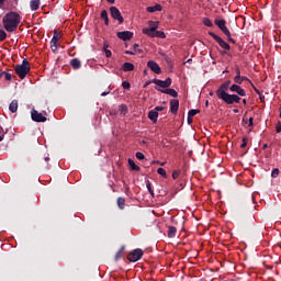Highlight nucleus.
<instances>
[{
    "mask_svg": "<svg viewBox=\"0 0 281 281\" xmlns=\"http://www.w3.org/2000/svg\"><path fill=\"white\" fill-rule=\"evenodd\" d=\"M240 148H247V138H243V144L240 145Z\"/></svg>",
    "mask_w": 281,
    "mask_h": 281,
    "instance_id": "obj_45",
    "label": "nucleus"
},
{
    "mask_svg": "<svg viewBox=\"0 0 281 281\" xmlns=\"http://www.w3.org/2000/svg\"><path fill=\"white\" fill-rule=\"evenodd\" d=\"M136 159H138L139 161H142L143 159H146V156H144L143 153L138 151V153H136Z\"/></svg>",
    "mask_w": 281,
    "mask_h": 281,
    "instance_id": "obj_38",
    "label": "nucleus"
},
{
    "mask_svg": "<svg viewBox=\"0 0 281 281\" xmlns=\"http://www.w3.org/2000/svg\"><path fill=\"white\" fill-rule=\"evenodd\" d=\"M170 111L171 113H173V115H177V113H179V100H170Z\"/></svg>",
    "mask_w": 281,
    "mask_h": 281,
    "instance_id": "obj_17",
    "label": "nucleus"
},
{
    "mask_svg": "<svg viewBox=\"0 0 281 281\" xmlns=\"http://www.w3.org/2000/svg\"><path fill=\"white\" fill-rule=\"evenodd\" d=\"M122 69L124 71H134L135 70V65L131 64V63H124L122 66Z\"/></svg>",
    "mask_w": 281,
    "mask_h": 281,
    "instance_id": "obj_24",
    "label": "nucleus"
},
{
    "mask_svg": "<svg viewBox=\"0 0 281 281\" xmlns=\"http://www.w3.org/2000/svg\"><path fill=\"white\" fill-rule=\"evenodd\" d=\"M157 172H158V175H160L161 177H166V169H164V168H158V169H157Z\"/></svg>",
    "mask_w": 281,
    "mask_h": 281,
    "instance_id": "obj_40",
    "label": "nucleus"
},
{
    "mask_svg": "<svg viewBox=\"0 0 281 281\" xmlns=\"http://www.w3.org/2000/svg\"><path fill=\"white\" fill-rule=\"evenodd\" d=\"M155 34H156L155 38H166V33H164V31L156 30Z\"/></svg>",
    "mask_w": 281,
    "mask_h": 281,
    "instance_id": "obj_33",
    "label": "nucleus"
},
{
    "mask_svg": "<svg viewBox=\"0 0 281 281\" xmlns=\"http://www.w3.org/2000/svg\"><path fill=\"white\" fill-rule=\"evenodd\" d=\"M144 256V250L140 248H136L133 251L128 252L127 260L130 262H137L138 260H142V257Z\"/></svg>",
    "mask_w": 281,
    "mask_h": 281,
    "instance_id": "obj_5",
    "label": "nucleus"
},
{
    "mask_svg": "<svg viewBox=\"0 0 281 281\" xmlns=\"http://www.w3.org/2000/svg\"><path fill=\"white\" fill-rule=\"evenodd\" d=\"M127 161H128V166L132 168V170H135L136 172H139V170H142L139 168V166H137L133 159L130 158Z\"/></svg>",
    "mask_w": 281,
    "mask_h": 281,
    "instance_id": "obj_27",
    "label": "nucleus"
},
{
    "mask_svg": "<svg viewBox=\"0 0 281 281\" xmlns=\"http://www.w3.org/2000/svg\"><path fill=\"white\" fill-rule=\"evenodd\" d=\"M125 54H127L128 56H135V52L133 50H125Z\"/></svg>",
    "mask_w": 281,
    "mask_h": 281,
    "instance_id": "obj_48",
    "label": "nucleus"
},
{
    "mask_svg": "<svg viewBox=\"0 0 281 281\" xmlns=\"http://www.w3.org/2000/svg\"><path fill=\"white\" fill-rule=\"evenodd\" d=\"M147 12H149V13H153V12H161V10H162V7H161V4H156V5H154V7H147Z\"/></svg>",
    "mask_w": 281,
    "mask_h": 281,
    "instance_id": "obj_23",
    "label": "nucleus"
},
{
    "mask_svg": "<svg viewBox=\"0 0 281 281\" xmlns=\"http://www.w3.org/2000/svg\"><path fill=\"white\" fill-rule=\"evenodd\" d=\"M224 83L229 88V85H232L231 80L224 81Z\"/></svg>",
    "mask_w": 281,
    "mask_h": 281,
    "instance_id": "obj_53",
    "label": "nucleus"
},
{
    "mask_svg": "<svg viewBox=\"0 0 281 281\" xmlns=\"http://www.w3.org/2000/svg\"><path fill=\"white\" fill-rule=\"evenodd\" d=\"M159 117V113L155 110L148 112V119L153 122V124H157V120Z\"/></svg>",
    "mask_w": 281,
    "mask_h": 281,
    "instance_id": "obj_18",
    "label": "nucleus"
},
{
    "mask_svg": "<svg viewBox=\"0 0 281 281\" xmlns=\"http://www.w3.org/2000/svg\"><path fill=\"white\" fill-rule=\"evenodd\" d=\"M133 50L135 54H142V49L139 48V44H134L133 45Z\"/></svg>",
    "mask_w": 281,
    "mask_h": 281,
    "instance_id": "obj_36",
    "label": "nucleus"
},
{
    "mask_svg": "<svg viewBox=\"0 0 281 281\" xmlns=\"http://www.w3.org/2000/svg\"><path fill=\"white\" fill-rule=\"evenodd\" d=\"M101 95H102V97L109 95V92H106V91H105V92H102Z\"/></svg>",
    "mask_w": 281,
    "mask_h": 281,
    "instance_id": "obj_56",
    "label": "nucleus"
},
{
    "mask_svg": "<svg viewBox=\"0 0 281 281\" xmlns=\"http://www.w3.org/2000/svg\"><path fill=\"white\" fill-rule=\"evenodd\" d=\"M245 80H247L249 82V78H247V77L235 76V78H234V82L236 85H240L241 82H245Z\"/></svg>",
    "mask_w": 281,
    "mask_h": 281,
    "instance_id": "obj_26",
    "label": "nucleus"
},
{
    "mask_svg": "<svg viewBox=\"0 0 281 281\" xmlns=\"http://www.w3.org/2000/svg\"><path fill=\"white\" fill-rule=\"evenodd\" d=\"M210 95H214V92H210Z\"/></svg>",
    "mask_w": 281,
    "mask_h": 281,
    "instance_id": "obj_62",
    "label": "nucleus"
},
{
    "mask_svg": "<svg viewBox=\"0 0 281 281\" xmlns=\"http://www.w3.org/2000/svg\"><path fill=\"white\" fill-rule=\"evenodd\" d=\"M248 122V126H254V116H250Z\"/></svg>",
    "mask_w": 281,
    "mask_h": 281,
    "instance_id": "obj_47",
    "label": "nucleus"
},
{
    "mask_svg": "<svg viewBox=\"0 0 281 281\" xmlns=\"http://www.w3.org/2000/svg\"><path fill=\"white\" fill-rule=\"evenodd\" d=\"M101 19L104 20L105 25H109V12L106 10L101 11Z\"/></svg>",
    "mask_w": 281,
    "mask_h": 281,
    "instance_id": "obj_29",
    "label": "nucleus"
},
{
    "mask_svg": "<svg viewBox=\"0 0 281 281\" xmlns=\"http://www.w3.org/2000/svg\"><path fill=\"white\" fill-rule=\"evenodd\" d=\"M233 112H234V113H238V109H234Z\"/></svg>",
    "mask_w": 281,
    "mask_h": 281,
    "instance_id": "obj_61",
    "label": "nucleus"
},
{
    "mask_svg": "<svg viewBox=\"0 0 281 281\" xmlns=\"http://www.w3.org/2000/svg\"><path fill=\"white\" fill-rule=\"evenodd\" d=\"M148 85H153V79L151 80H149V81H146L145 83H144V89H146V87H148Z\"/></svg>",
    "mask_w": 281,
    "mask_h": 281,
    "instance_id": "obj_49",
    "label": "nucleus"
},
{
    "mask_svg": "<svg viewBox=\"0 0 281 281\" xmlns=\"http://www.w3.org/2000/svg\"><path fill=\"white\" fill-rule=\"evenodd\" d=\"M31 117L33 122H47V117L34 109L31 111Z\"/></svg>",
    "mask_w": 281,
    "mask_h": 281,
    "instance_id": "obj_11",
    "label": "nucleus"
},
{
    "mask_svg": "<svg viewBox=\"0 0 281 281\" xmlns=\"http://www.w3.org/2000/svg\"><path fill=\"white\" fill-rule=\"evenodd\" d=\"M108 3H115V0H106Z\"/></svg>",
    "mask_w": 281,
    "mask_h": 281,
    "instance_id": "obj_58",
    "label": "nucleus"
},
{
    "mask_svg": "<svg viewBox=\"0 0 281 281\" xmlns=\"http://www.w3.org/2000/svg\"><path fill=\"white\" fill-rule=\"evenodd\" d=\"M153 85H157V87H160L161 89H168L172 85V79L168 77L166 80L160 79H153Z\"/></svg>",
    "mask_w": 281,
    "mask_h": 281,
    "instance_id": "obj_10",
    "label": "nucleus"
},
{
    "mask_svg": "<svg viewBox=\"0 0 281 281\" xmlns=\"http://www.w3.org/2000/svg\"><path fill=\"white\" fill-rule=\"evenodd\" d=\"M229 91H232V93H237V95H240L241 98H245V95H247V91H245V89L236 83L229 87Z\"/></svg>",
    "mask_w": 281,
    "mask_h": 281,
    "instance_id": "obj_12",
    "label": "nucleus"
},
{
    "mask_svg": "<svg viewBox=\"0 0 281 281\" xmlns=\"http://www.w3.org/2000/svg\"><path fill=\"white\" fill-rule=\"evenodd\" d=\"M8 38V33L0 29V42H3Z\"/></svg>",
    "mask_w": 281,
    "mask_h": 281,
    "instance_id": "obj_34",
    "label": "nucleus"
},
{
    "mask_svg": "<svg viewBox=\"0 0 281 281\" xmlns=\"http://www.w3.org/2000/svg\"><path fill=\"white\" fill-rule=\"evenodd\" d=\"M30 61L27 59H23L21 65L15 66V74L21 78V80H24V78L30 74Z\"/></svg>",
    "mask_w": 281,
    "mask_h": 281,
    "instance_id": "obj_3",
    "label": "nucleus"
},
{
    "mask_svg": "<svg viewBox=\"0 0 281 281\" xmlns=\"http://www.w3.org/2000/svg\"><path fill=\"white\" fill-rule=\"evenodd\" d=\"M168 238H175L177 236V227L175 226H169L168 232H167Z\"/></svg>",
    "mask_w": 281,
    "mask_h": 281,
    "instance_id": "obj_22",
    "label": "nucleus"
},
{
    "mask_svg": "<svg viewBox=\"0 0 281 281\" xmlns=\"http://www.w3.org/2000/svg\"><path fill=\"white\" fill-rule=\"evenodd\" d=\"M40 7H41V0H32L30 2V8L33 12H36V10H38Z\"/></svg>",
    "mask_w": 281,
    "mask_h": 281,
    "instance_id": "obj_21",
    "label": "nucleus"
},
{
    "mask_svg": "<svg viewBox=\"0 0 281 281\" xmlns=\"http://www.w3.org/2000/svg\"><path fill=\"white\" fill-rule=\"evenodd\" d=\"M254 91L257 93V94H259V95H261V91L258 89V88H256V87H254Z\"/></svg>",
    "mask_w": 281,
    "mask_h": 281,
    "instance_id": "obj_50",
    "label": "nucleus"
},
{
    "mask_svg": "<svg viewBox=\"0 0 281 281\" xmlns=\"http://www.w3.org/2000/svg\"><path fill=\"white\" fill-rule=\"evenodd\" d=\"M277 133H281V122L279 121L277 126H276Z\"/></svg>",
    "mask_w": 281,
    "mask_h": 281,
    "instance_id": "obj_44",
    "label": "nucleus"
},
{
    "mask_svg": "<svg viewBox=\"0 0 281 281\" xmlns=\"http://www.w3.org/2000/svg\"><path fill=\"white\" fill-rule=\"evenodd\" d=\"M15 5L19 3V0H13ZM3 3H5V0H0V8H3Z\"/></svg>",
    "mask_w": 281,
    "mask_h": 281,
    "instance_id": "obj_46",
    "label": "nucleus"
},
{
    "mask_svg": "<svg viewBox=\"0 0 281 281\" xmlns=\"http://www.w3.org/2000/svg\"><path fill=\"white\" fill-rule=\"evenodd\" d=\"M110 13L112 19H114L115 21H119L120 25L124 23V18L122 16V12H120V9H117V7H111Z\"/></svg>",
    "mask_w": 281,
    "mask_h": 281,
    "instance_id": "obj_8",
    "label": "nucleus"
},
{
    "mask_svg": "<svg viewBox=\"0 0 281 281\" xmlns=\"http://www.w3.org/2000/svg\"><path fill=\"white\" fill-rule=\"evenodd\" d=\"M278 175H280V169L278 168H274L272 171H271V177L273 179H276L278 177Z\"/></svg>",
    "mask_w": 281,
    "mask_h": 281,
    "instance_id": "obj_37",
    "label": "nucleus"
},
{
    "mask_svg": "<svg viewBox=\"0 0 281 281\" xmlns=\"http://www.w3.org/2000/svg\"><path fill=\"white\" fill-rule=\"evenodd\" d=\"M209 34L216 41V43L222 47V49H225L226 52H229L232 49V46L227 42H224L221 36L216 35L214 32H209Z\"/></svg>",
    "mask_w": 281,
    "mask_h": 281,
    "instance_id": "obj_6",
    "label": "nucleus"
},
{
    "mask_svg": "<svg viewBox=\"0 0 281 281\" xmlns=\"http://www.w3.org/2000/svg\"><path fill=\"white\" fill-rule=\"evenodd\" d=\"M214 23L215 25H217V27H220L221 32H223V34L227 36L228 43H233V45H236V41L232 38V32H229V29H227V21L216 19Z\"/></svg>",
    "mask_w": 281,
    "mask_h": 281,
    "instance_id": "obj_2",
    "label": "nucleus"
},
{
    "mask_svg": "<svg viewBox=\"0 0 281 281\" xmlns=\"http://www.w3.org/2000/svg\"><path fill=\"white\" fill-rule=\"evenodd\" d=\"M146 188L149 192V194H151L153 196H155V191L153 190V187L150 184V180H146Z\"/></svg>",
    "mask_w": 281,
    "mask_h": 281,
    "instance_id": "obj_32",
    "label": "nucleus"
},
{
    "mask_svg": "<svg viewBox=\"0 0 281 281\" xmlns=\"http://www.w3.org/2000/svg\"><path fill=\"white\" fill-rule=\"evenodd\" d=\"M124 249L125 247L122 246L119 251L116 252L115 257H114V260L117 262V260H121V258L124 257Z\"/></svg>",
    "mask_w": 281,
    "mask_h": 281,
    "instance_id": "obj_25",
    "label": "nucleus"
},
{
    "mask_svg": "<svg viewBox=\"0 0 281 281\" xmlns=\"http://www.w3.org/2000/svg\"><path fill=\"white\" fill-rule=\"evenodd\" d=\"M149 29H143V34H146V36H149L150 38H155L157 29L159 27V22L149 21Z\"/></svg>",
    "mask_w": 281,
    "mask_h": 281,
    "instance_id": "obj_4",
    "label": "nucleus"
},
{
    "mask_svg": "<svg viewBox=\"0 0 281 281\" xmlns=\"http://www.w3.org/2000/svg\"><path fill=\"white\" fill-rule=\"evenodd\" d=\"M3 74H5V71L0 74V80H1V78H3Z\"/></svg>",
    "mask_w": 281,
    "mask_h": 281,
    "instance_id": "obj_59",
    "label": "nucleus"
},
{
    "mask_svg": "<svg viewBox=\"0 0 281 281\" xmlns=\"http://www.w3.org/2000/svg\"><path fill=\"white\" fill-rule=\"evenodd\" d=\"M103 50L105 53L106 58H111L112 53H111V50H109V44H106V43L103 44Z\"/></svg>",
    "mask_w": 281,
    "mask_h": 281,
    "instance_id": "obj_30",
    "label": "nucleus"
},
{
    "mask_svg": "<svg viewBox=\"0 0 281 281\" xmlns=\"http://www.w3.org/2000/svg\"><path fill=\"white\" fill-rule=\"evenodd\" d=\"M203 25H205L206 27H214V23H212V20H210L209 18L203 19Z\"/></svg>",
    "mask_w": 281,
    "mask_h": 281,
    "instance_id": "obj_31",
    "label": "nucleus"
},
{
    "mask_svg": "<svg viewBox=\"0 0 281 281\" xmlns=\"http://www.w3.org/2000/svg\"><path fill=\"white\" fill-rule=\"evenodd\" d=\"M179 175H181V170H175L172 172V179H179Z\"/></svg>",
    "mask_w": 281,
    "mask_h": 281,
    "instance_id": "obj_39",
    "label": "nucleus"
},
{
    "mask_svg": "<svg viewBox=\"0 0 281 281\" xmlns=\"http://www.w3.org/2000/svg\"><path fill=\"white\" fill-rule=\"evenodd\" d=\"M198 113H201L200 110H190L188 113L189 117H194V115H198Z\"/></svg>",
    "mask_w": 281,
    "mask_h": 281,
    "instance_id": "obj_35",
    "label": "nucleus"
},
{
    "mask_svg": "<svg viewBox=\"0 0 281 281\" xmlns=\"http://www.w3.org/2000/svg\"><path fill=\"white\" fill-rule=\"evenodd\" d=\"M188 122L189 124H192V117H190L189 115H188Z\"/></svg>",
    "mask_w": 281,
    "mask_h": 281,
    "instance_id": "obj_55",
    "label": "nucleus"
},
{
    "mask_svg": "<svg viewBox=\"0 0 281 281\" xmlns=\"http://www.w3.org/2000/svg\"><path fill=\"white\" fill-rule=\"evenodd\" d=\"M236 76H240V68H236Z\"/></svg>",
    "mask_w": 281,
    "mask_h": 281,
    "instance_id": "obj_52",
    "label": "nucleus"
},
{
    "mask_svg": "<svg viewBox=\"0 0 281 281\" xmlns=\"http://www.w3.org/2000/svg\"><path fill=\"white\" fill-rule=\"evenodd\" d=\"M227 91H229V88L227 87V85L225 82L222 83L215 92L218 100H225V98H227L229 95V93H227Z\"/></svg>",
    "mask_w": 281,
    "mask_h": 281,
    "instance_id": "obj_7",
    "label": "nucleus"
},
{
    "mask_svg": "<svg viewBox=\"0 0 281 281\" xmlns=\"http://www.w3.org/2000/svg\"><path fill=\"white\" fill-rule=\"evenodd\" d=\"M9 111H11V113H16V111H19V101L18 100L11 101V103L9 104Z\"/></svg>",
    "mask_w": 281,
    "mask_h": 281,
    "instance_id": "obj_19",
    "label": "nucleus"
},
{
    "mask_svg": "<svg viewBox=\"0 0 281 281\" xmlns=\"http://www.w3.org/2000/svg\"><path fill=\"white\" fill-rule=\"evenodd\" d=\"M165 165V162H160V166H164Z\"/></svg>",
    "mask_w": 281,
    "mask_h": 281,
    "instance_id": "obj_63",
    "label": "nucleus"
},
{
    "mask_svg": "<svg viewBox=\"0 0 281 281\" xmlns=\"http://www.w3.org/2000/svg\"><path fill=\"white\" fill-rule=\"evenodd\" d=\"M279 117H281V110H280V114H279Z\"/></svg>",
    "mask_w": 281,
    "mask_h": 281,
    "instance_id": "obj_64",
    "label": "nucleus"
},
{
    "mask_svg": "<svg viewBox=\"0 0 281 281\" xmlns=\"http://www.w3.org/2000/svg\"><path fill=\"white\" fill-rule=\"evenodd\" d=\"M20 23L21 15L14 11H10L2 19V25L7 32H16Z\"/></svg>",
    "mask_w": 281,
    "mask_h": 281,
    "instance_id": "obj_1",
    "label": "nucleus"
},
{
    "mask_svg": "<svg viewBox=\"0 0 281 281\" xmlns=\"http://www.w3.org/2000/svg\"><path fill=\"white\" fill-rule=\"evenodd\" d=\"M60 38H63L60 33L55 31L53 38L50 40V49L54 54H56V52H58V41H60Z\"/></svg>",
    "mask_w": 281,
    "mask_h": 281,
    "instance_id": "obj_9",
    "label": "nucleus"
},
{
    "mask_svg": "<svg viewBox=\"0 0 281 281\" xmlns=\"http://www.w3.org/2000/svg\"><path fill=\"white\" fill-rule=\"evenodd\" d=\"M70 66L72 69H80V67H82V61H80L78 58H74L70 60Z\"/></svg>",
    "mask_w": 281,
    "mask_h": 281,
    "instance_id": "obj_20",
    "label": "nucleus"
},
{
    "mask_svg": "<svg viewBox=\"0 0 281 281\" xmlns=\"http://www.w3.org/2000/svg\"><path fill=\"white\" fill-rule=\"evenodd\" d=\"M0 142H3V134L0 132Z\"/></svg>",
    "mask_w": 281,
    "mask_h": 281,
    "instance_id": "obj_57",
    "label": "nucleus"
},
{
    "mask_svg": "<svg viewBox=\"0 0 281 281\" xmlns=\"http://www.w3.org/2000/svg\"><path fill=\"white\" fill-rule=\"evenodd\" d=\"M122 87H123V89H131V82H128V81H123V82H122Z\"/></svg>",
    "mask_w": 281,
    "mask_h": 281,
    "instance_id": "obj_42",
    "label": "nucleus"
},
{
    "mask_svg": "<svg viewBox=\"0 0 281 281\" xmlns=\"http://www.w3.org/2000/svg\"><path fill=\"white\" fill-rule=\"evenodd\" d=\"M267 148H269V145L263 144L262 149H263V150H267Z\"/></svg>",
    "mask_w": 281,
    "mask_h": 281,
    "instance_id": "obj_54",
    "label": "nucleus"
},
{
    "mask_svg": "<svg viewBox=\"0 0 281 281\" xmlns=\"http://www.w3.org/2000/svg\"><path fill=\"white\" fill-rule=\"evenodd\" d=\"M147 67L154 71V74H161V67H159V64H157L156 61L154 60H149L147 63Z\"/></svg>",
    "mask_w": 281,
    "mask_h": 281,
    "instance_id": "obj_15",
    "label": "nucleus"
},
{
    "mask_svg": "<svg viewBox=\"0 0 281 281\" xmlns=\"http://www.w3.org/2000/svg\"><path fill=\"white\" fill-rule=\"evenodd\" d=\"M116 203L120 210H124L126 205V200L124 198H117Z\"/></svg>",
    "mask_w": 281,
    "mask_h": 281,
    "instance_id": "obj_28",
    "label": "nucleus"
},
{
    "mask_svg": "<svg viewBox=\"0 0 281 281\" xmlns=\"http://www.w3.org/2000/svg\"><path fill=\"white\" fill-rule=\"evenodd\" d=\"M166 109V106L162 105H157L154 111H157L159 113V111H164Z\"/></svg>",
    "mask_w": 281,
    "mask_h": 281,
    "instance_id": "obj_43",
    "label": "nucleus"
},
{
    "mask_svg": "<svg viewBox=\"0 0 281 281\" xmlns=\"http://www.w3.org/2000/svg\"><path fill=\"white\" fill-rule=\"evenodd\" d=\"M116 36L121 41H131V38H133V32L131 31L117 32Z\"/></svg>",
    "mask_w": 281,
    "mask_h": 281,
    "instance_id": "obj_14",
    "label": "nucleus"
},
{
    "mask_svg": "<svg viewBox=\"0 0 281 281\" xmlns=\"http://www.w3.org/2000/svg\"><path fill=\"white\" fill-rule=\"evenodd\" d=\"M156 91H160V93H166L167 95H171V98H178L179 97V92H177V90L169 88V89H159L156 88Z\"/></svg>",
    "mask_w": 281,
    "mask_h": 281,
    "instance_id": "obj_16",
    "label": "nucleus"
},
{
    "mask_svg": "<svg viewBox=\"0 0 281 281\" xmlns=\"http://www.w3.org/2000/svg\"><path fill=\"white\" fill-rule=\"evenodd\" d=\"M3 76H4L5 80H8V81L12 80V74L4 71Z\"/></svg>",
    "mask_w": 281,
    "mask_h": 281,
    "instance_id": "obj_41",
    "label": "nucleus"
},
{
    "mask_svg": "<svg viewBox=\"0 0 281 281\" xmlns=\"http://www.w3.org/2000/svg\"><path fill=\"white\" fill-rule=\"evenodd\" d=\"M259 100H260V102H265V94H259Z\"/></svg>",
    "mask_w": 281,
    "mask_h": 281,
    "instance_id": "obj_51",
    "label": "nucleus"
},
{
    "mask_svg": "<svg viewBox=\"0 0 281 281\" xmlns=\"http://www.w3.org/2000/svg\"><path fill=\"white\" fill-rule=\"evenodd\" d=\"M243 104H247V99H243Z\"/></svg>",
    "mask_w": 281,
    "mask_h": 281,
    "instance_id": "obj_60",
    "label": "nucleus"
},
{
    "mask_svg": "<svg viewBox=\"0 0 281 281\" xmlns=\"http://www.w3.org/2000/svg\"><path fill=\"white\" fill-rule=\"evenodd\" d=\"M223 102H225V104H238L240 102V97L239 94H228Z\"/></svg>",
    "mask_w": 281,
    "mask_h": 281,
    "instance_id": "obj_13",
    "label": "nucleus"
}]
</instances>
